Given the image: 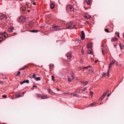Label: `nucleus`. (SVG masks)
Instances as JSON below:
<instances>
[{"label": "nucleus", "instance_id": "nucleus-31", "mask_svg": "<svg viewBox=\"0 0 124 124\" xmlns=\"http://www.w3.org/2000/svg\"><path fill=\"white\" fill-rule=\"evenodd\" d=\"M96 104V102H93L92 104H91L90 105H89V106H90V105H94L95 104Z\"/></svg>", "mask_w": 124, "mask_h": 124}, {"label": "nucleus", "instance_id": "nucleus-51", "mask_svg": "<svg viewBox=\"0 0 124 124\" xmlns=\"http://www.w3.org/2000/svg\"><path fill=\"white\" fill-rule=\"evenodd\" d=\"M26 5H31L30 3H29L28 2H27L26 3Z\"/></svg>", "mask_w": 124, "mask_h": 124}, {"label": "nucleus", "instance_id": "nucleus-1", "mask_svg": "<svg viewBox=\"0 0 124 124\" xmlns=\"http://www.w3.org/2000/svg\"><path fill=\"white\" fill-rule=\"evenodd\" d=\"M66 8L69 14L71 15L74 14V8L72 5H67Z\"/></svg>", "mask_w": 124, "mask_h": 124}, {"label": "nucleus", "instance_id": "nucleus-7", "mask_svg": "<svg viewBox=\"0 0 124 124\" xmlns=\"http://www.w3.org/2000/svg\"><path fill=\"white\" fill-rule=\"evenodd\" d=\"M81 38L82 39L84 40V39L85 37V34L84 31H81Z\"/></svg>", "mask_w": 124, "mask_h": 124}, {"label": "nucleus", "instance_id": "nucleus-55", "mask_svg": "<svg viewBox=\"0 0 124 124\" xmlns=\"http://www.w3.org/2000/svg\"><path fill=\"white\" fill-rule=\"evenodd\" d=\"M31 2H34L35 1L34 0H30Z\"/></svg>", "mask_w": 124, "mask_h": 124}, {"label": "nucleus", "instance_id": "nucleus-3", "mask_svg": "<svg viewBox=\"0 0 124 124\" xmlns=\"http://www.w3.org/2000/svg\"><path fill=\"white\" fill-rule=\"evenodd\" d=\"M6 33L5 32H4L0 34V39H1L0 40V43L5 40L6 38L5 35Z\"/></svg>", "mask_w": 124, "mask_h": 124}, {"label": "nucleus", "instance_id": "nucleus-28", "mask_svg": "<svg viewBox=\"0 0 124 124\" xmlns=\"http://www.w3.org/2000/svg\"><path fill=\"white\" fill-rule=\"evenodd\" d=\"M88 83V82H84V83L83 84V85L84 86L85 85H86Z\"/></svg>", "mask_w": 124, "mask_h": 124}, {"label": "nucleus", "instance_id": "nucleus-15", "mask_svg": "<svg viewBox=\"0 0 124 124\" xmlns=\"http://www.w3.org/2000/svg\"><path fill=\"white\" fill-rule=\"evenodd\" d=\"M49 67L50 70L54 68V65L53 64H50L49 65Z\"/></svg>", "mask_w": 124, "mask_h": 124}, {"label": "nucleus", "instance_id": "nucleus-47", "mask_svg": "<svg viewBox=\"0 0 124 124\" xmlns=\"http://www.w3.org/2000/svg\"><path fill=\"white\" fill-rule=\"evenodd\" d=\"M102 53L103 54V55H105V53H104V50L103 49H102Z\"/></svg>", "mask_w": 124, "mask_h": 124}, {"label": "nucleus", "instance_id": "nucleus-17", "mask_svg": "<svg viewBox=\"0 0 124 124\" xmlns=\"http://www.w3.org/2000/svg\"><path fill=\"white\" fill-rule=\"evenodd\" d=\"M54 6V3H52L51 4L50 7L52 9H53Z\"/></svg>", "mask_w": 124, "mask_h": 124}, {"label": "nucleus", "instance_id": "nucleus-27", "mask_svg": "<svg viewBox=\"0 0 124 124\" xmlns=\"http://www.w3.org/2000/svg\"><path fill=\"white\" fill-rule=\"evenodd\" d=\"M16 34H17L15 32H14V34L12 35H10L9 36H8V37H11V36H14V35H16Z\"/></svg>", "mask_w": 124, "mask_h": 124}, {"label": "nucleus", "instance_id": "nucleus-14", "mask_svg": "<svg viewBox=\"0 0 124 124\" xmlns=\"http://www.w3.org/2000/svg\"><path fill=\"white\" fill-rule=\"evenodd\" d=\"M92 49H88L87 51V53L89 54H92Z\"/></svg>", "mask_w": 124, "mask_h": 124}, {"label": "nucleus", "instance_id": "nucleus-54", "mask_svg": "<svg viewBox=\"0 0 124 124\" xmlns=\"http://www.w3.org/2000/svg\"><path fill=\"white\" fill-rule=\"evenodd\" d=\"M81 51H82V54H84V51H83V50H82Z\"/></svg>", "mask_w": 124, "mask_h": 124}, {"label": "nucleus", "instance_id": "nucleus-9", "mask_svg": "<svg viewBox=\"0 0 124 124\" xmlns=\"http://www.w3.org/2000/svg\"><path fill=\"white\" fill-rule=\"evenodd\" d=\"M14 27L12 26H10L8 29V31L9 33L13 32V30L14 29Z\"/></svg>", "mask_w": 124, "mask_h": 124}, {"label": "nucleus", "instance_id": "nucleus-34", "mask_svg": "<svg viewBox=\"0 0 124 124\" xmlns=\"http://www.w3.org/2000/svg\"><path fill=\"white\" fill-rule=\"evenodd\" d=\"M68 94L70 95H73L72 94H73V93H64L63 94Z\"/></svg>", "mask_w": 124, "mask_h": 124}, {"label": "nucleus", "instance_id": "nucleus-64", "mask_svg": "<svg viewBox=\"0 0 124 124\" xmlns=\"http://www.w3.org/2000/svg\"><path fill=\"white\" fill-rule=\"evenodd\" d=\"M98 61L97 60H96L95 61V63H96Z\"/></svg>", "mask_w": 124, "mask_h": 124}, {"label": "nucleus", "instance_id": "nucleus-24", "mask_svg": "<svg viewBox=\"0 0 124 124\" xmlns=\"http://www.w3.org/2000/svg\"><path fill=\"white\" fill-rule=\"evenodd\" d=\"M115 34L116 35H117L118 37H120V36L119 35V32H116L115 33Z\"/></svg>", "mask_w": 124, "mask_h": 124}, {"label": "nucleus", "instance_id": "nucleus-32", "mask_svg": "<svg viewBox=\"0 0 124 124\" xmlns=\"http://www.w3.org/2000/svg\"><path fill=\"white\" fill-rule=\"evenodd\" d=\"M106 73H104L102 75V77H104L106 75Z\"/></svg>", "mask_w": 124, "mask_h": 124}, {"label": "nucleus", "instance_id": "nucleus-38", "mask_svg": "<svg viewBox=\"0 0 124 124\" xmlns=\"http://www.w3.org/2000/svg\"><path fill=\"white\" fill-rule=\"evenodd\" d=\"M48 92L50 93H51V92H52L51 90L50 89H48Z\"/></svg>", "mask_w": 124, "mask_h": 124}, {"label": "nucleus", "instance_id": "nucleus-5", "mask_svg": "<svg viewBox=\"0 0 124 124\" xmlns=\"http://www.w3.org/2000/svg\"><path fill=\"white\" fill-rule=\"evenodd\" d=\"M53 28L55 31H57L62 30L61 28H59V26H55V25H53Z\"/></svg>", "mask_w": 124, "mask_h": 124}, {"label": "nucleus", "instance_id": "nucleus-36", "mask_svg": "<svg viewBox=\"0 0 124 124\" xmlns=\"http://www.w3.org/2000/svg\"><path fill=\"white\" fill-rule=\"evenodd\" d=\"M51 78H52V80L53 81H54V76H51Z\"/></svg>", "mask_w": 124, "mask_h": 124}, {"label": "nucleus", "instance_id": "nucleus-39", "mask_svg": "<svg viewBox=\"0 0 124 124\" xmlns=\"http://www.w3.org/2000/svg\"><path fill=\"white\" fill-rule=\"evenodd\" d=\"M20 71H18V73H17L16 74V75L18 76L20 74Z\"/></svg>", "mask_w": 124, "mask_h": 124}, {"label": "nucleus", "instance_id": "nucleus-63", "mask_svg": "<svg viewBox=\"0 0 124 124\" xmlns=\"http://www.w3.org/2000/svg\"><path fill=\"white\" fill-rule=\"evenodd\" d=\"M57 90L58 91H60L59 90L58 88H57Z\"/></svg>", "mask_w": 124, "mask_h": 124}, {"label": "nucleus", "instance_id": "nucleus-50", "mask_svg": "<svg viewBox=\"0 0 124 124\" xmlns=\"http://www.w3.org/2000/svg\"><path fill=\"white\" fill-rule=\"evenodd\" d=\"M68 81L69 82H70L71 81V79L70 78H69L68 79Z\"/></svg>", "mask_w": 124, "mask_h": 124}, {"label": "nucleus", "instance_id": "nucleus-18", "mask_svg": "<svg viewBox=\"0 0 124 124\" xmlns=\"http://www.w3.org/2000/svg\"><path fill=\"white\" fill-rule=\"evenodd\" d=\"M118 40L116 38H112L111 40V41L112 42H113L115 41H117Z\"/></svg>", "mask_w": 124, "mask_h": 124}, {"label": "nucleus", "instance_id": "nucleus-10", "mask_svg": "<svg viewBox=\"0 0 124 124\" xmlns=\"http://www.w3.org/2000/svg\"><path fill=\"white\" fill-rule=\"evenodd\" d=\"M29 80L27 79L26 80H24L22 82H21L20 83V84L21 85H22L23 84L26 83H29Z\"/></svg>", "mask_w": 124, "mask_h": 124}, {"label": "nucleus", "instance_id": "nucleus-8", "mask_svg": "<svg viewBox=\"0 0 124 124\" xmlns=\"http://www.w3.org/2000/svg\"><path fill=\"white\" fill-rule=\"evenodd\" d=\"M84 16L86 18L88 19L91 18V16L87 13H85L84 15Z\"/></svg>", "mask_w": 124, "mask_h": 124}, {"label": "nucleus", "instance_id": "nucleus-57", "mask_svg": "<svg viewBox=\"0 0 124 124\" xmlns=\"http://www.w3.org/2000/svg\"><path fill=\"white\" fill-rule=\"evenodd\" d=\"M102 47H104L105 46V45L104 44H102Z\"/></svg>", "mask_w": 124, "mask_h": 124}, {"label": "nucleus", "instance_id": "nucleus-48", "mask_svg": "<svg viewBox=\"0 0 124 124\" xmlns=\"http://www.w3.org/2000/svg\"><path fill=\"white\" fill-rule=\"evenodd\" d=\"M72 79L73 80L74 79V77L73 75H72L71 76Z\"/></svg>", "mask_w": 124, "mask_h": 124}, {"label": "nucleus", "instance_id": "nucleus-35", "mask_svg": "<svg viewBox=\"0 0 124 124\" xmlns=\"http://www.w3.org/2000/svg\"><path fill=\"white\" fill-rule=\"evenodd\" d=\"M105 31L106 32L108 33L109 32V31L108 29H105Z\"/></svg>", "mask_w": 124, "mask_h": 124}, {"label": "nucleus", "instance_id": "nucleus-58", "mask_svg": "<svg viewBox=\"0 0 124 124\" xmlns=\"http://www.w3.org/2000/svg\"><path fill=\"white\" fill-rule=\"evenodd\" d=\"M110 94H111V93L108 94L107 96L108 97L110 96Z\"/></svg>", "mask_w": 124, "mask_h": 124}, {"label": "nucleus", "instance_id": "nucleus-29", "mask_svg": "<svg viewBox=\"0 0 124 124\" xmlns=\"http://www.w3.org/2000/svg\"><path fill=\"white\" fill-rule=\"evenodd\" d=\"M37 97H41V96L40 94H37Z\"/></svg>", "mask_w": 124, "mask_h": 124}, {"label": "nucleus", "instance_id": "nucleus-41", "mask_svg": "<svg viewBox=\"0 0 124 124\" xmlns=\"http://www.w3.org/2000/svg\"><path fill=\"white\" fill-rule=\"evenodd\" d=\"M109 71L108 70V71L107 72V76L108 77H109Z\"/></svg>", "mask_w": 124, "mask_h": 124}, {"label": "nucleus", "instance_id": "nucleus-37", "mask_svg": "<svg viewBox=\"0 0 124 124\" xmlns=\"http://www.w3.org/2000/svg\"><path fill=\"white\" fill-rule=\"evenodd\" d=\"M36 76V75L35 74H33L32 76V78H34V79H35Z\"/></svg>", "mask_w": 124, "mask_h": 124}, {"label": "nucleus", "instance_id": "nucleus-11", "mask_svg": "<svg viewBox=\"0 0 124 124\" xmlns=\"http://www.w3.org/2000/svg\"><path fill=\"white\" fill-rule=\"evenodd\" d=\"M1 20H2V19L3 20H4L6 19L7 17L6 15L3 14L1 15Z\"/></svg>", "mask_w": 124, "mask_h": 124}, {"label": "nucleus", "instance_id": "nucleus-61", "mask_svg": "<svg viewBox=\"0 0 124 124\" xmlns=\"http://www.w3.org/2000/svg\"><path fill=\"white\" fill-rule=\"evenodd\" d=\"M82 69H85V67H83L82 68Z\"/></svg>", "mask_w": 124, "mask_h": 124}, {"label": "nucleus", "instance_id": "nucleus-20", "mask_svg": "<svg viewBox=\"0 0 124 124\" xmlns=\"http://www.w3.org/2000/svg\"><path fill=\"white\" fill-rule=\"evenodd\" d=\"M77 91H76L75 93H73V94H72L73 96L76 97H78V95L76 93H77Z\"/></svg>", "mask_w": 124, "mask_h": 124}, {"label": "nucleus", "instance_id": "nucleus-44", "mask_svg": "<svg viewBox=\"0 0 124 124\" xmlns=\"http://www.w3.org/2000/svg\"><path fill=\"white\" fill-rule=\"evenodd\" d=\"M21 96H22L21 95L19 94V95H17V98H18V97H21Z\"/></svg>", "mask_w": 124, "mask_h": 124}, {"label": "nucleus", "instance_id": "nucleus-19", "mask_svg": "<svg viewBox=\"0 0 124 124\" xmlns=\"http://www.w3.org/2000/svg\"><path fill=\"white\" fill-rule=\"evenodd\" d=\"M119 46L120 47L121 49V50L122 49L124 46V45L122 43H120L119 44Z\"/></svg>", "mask_w": 124, "mask_h": 124}, {"label": "nucleus", "instance_id": "nucleus-49", "mask_svg": "<svg viewBox=\"0 0 124 124\" xmlns=\"http://www.w3.org/2000/svg\"><path fill=\"white\" fill-rule=\"evenodd\" d=\"M37 87H38L37 86L35 85H33V88L34 87L37 88Z\"/></svg>", "mask_w": 124, "mask_h": 124}, {"label": "nucleus", "instance_id": "nucleus-25", "mask_svg": "<svg viewBox=\"0 0 124 124\" xmlns=\"http://www.w3.org/2000/svg\"><path fill=\"white\" fill-rule=\"evenodd\" d=\"M111 64H109V68L108 70V71H110L111 68Z\"/></svg>", "mask_w": 124, "mask_h": 124}, {"label": "nucleus", "instance_id": "nucleus-60", "mask_svg": "<svg viewBox=\"0 0 124 124\" xmlns=\"http://www.w3.org/2000/svg\"><path fill=\"white\" fill-rule=\"evenodd\" d=\"M85 69H87L88 68V67L87 66L86 67H85Z\"/></svg>", "mask_w": 124, "mask_h": 124}, {"label": "nucleus", "instance_id": "nucleus-16", "mask_svg": "<svg viewBox=\"0 0 124 124\" xmlns=\"http://www.w3.org/2000/svg\"><path fill=\"white\" fill-rule=\"evenodd\" d=\"M85 2L88 5H90L91 3L90 0H86Z\"/></svg>", "mask_w": 124, "mask_h": 124}, {"label": "nucleus", "instance_id": "nucleus-43", "mask_svg": "<svg viewBox=\"0 0 124 124\" xmlns=\"http://www.w3.org/2000/svg\"><path fill=\"white\" fill-rule=\"evenodd\" d=\"M2 97L3 98H6L7 97V96L6 95H2Z\"/></svg>", "mask_w": 124, "mask_h": 124}, {"label": "nucleus", "instance_id": "nucleus-42", "mask_svg": "<svg viewBox=\"0 0 124 124\" xmlns=\"http://www.w3.org/2000/svg\"><path fill=\"white\" fill-rule=\"evenodd\" d=\"M93 94V92H90V94L91 96H92Z\"/></svg>", "mask_w": 124, "mask_h": 124}, {"label": "nucleus", "instance_id": "nucleus-23", "mask_svg": "<svg viewBox=\"0 0 124 124\" xmlns=\"http://www.w3.org/2000/svg\"><path fill=\"white\" fill-rule=\"evenodd\" d=\"M115 62V60L113 61H111L110 62L109 64H111V65L113 64H114Z\"/></svg>", "mask_w": 124, "mask_h": 124}, {"label": "nucleus", "instance_id": "nucleus-62", "mask_svg": "<svg viewBox=\"0 0 124 124\" xmlns=\"http://www.w3.org/2000/svg\"><path fill=\"white\" fill-rule=\"evenodd\" d=\"M33 4L34 5H36V3H35V2L33 3Z\"/></svg>", "mask_w": 124, "mask_h": 124}, {"label": "nucleus", "instance_id": "nucleus-45", "mask_svg": "<svg viewBox=\"0 0 124 124\" xmlns=\"http://www.w3.org/2000/svg\"><path fill=\"white\" fill-rule=\"evenodd\" d=\"M24 67L25 68H28V66L27 65H25L24 66Z\"/></svg>", "mask_w": 124, "mask_h": 124}, {"label": "nucleus", "instance_id": "nucleus-52", "mask_svg": "<svg viewBox=\"0 0 124 124\" xmlns=\"http://www.w3.org/2000/svg\"><path fill=\"white\" fill-rule=\"evenodd\" d=\"M87 88V87H85L84 88V89L83 90V91H84V90H85Z\"/></svg>", "mask_w": 124, "mask_h": 124}, {"label": "nucleus", "instance_id": "nucleus-53", "mask_svg": "<svg viewBox=\"0 0 124 124\" xmlns=\"http://www.w3.org/2000/svg\"><path fill=\"white\" fill-rule=\"evenodd\" d=\"M116 45H116H116H114V47L115 48H116Z\"/></svg>", "mask_w": 124, "mask_h": 124}, {"label": "nucleus", "instance_id": "nucleus-59", "mask_svg": "<svg viewBox=\"0 0 124 124\" xmlns=\"http://www.w3.org/2000/svg\"><path fill=\"white\" fill-rule=\"evenodd\" d=\"M80 61H81V62H83V60H82V59H81L80 60Z\"/></svg>", "mask_w": 124, "mask_h": 124}, {"label": "nucleus", "instance_id": "nucleus-26", "mask_svg": "<svg viewBox=\"0 0 124 124\" xmlns=\"http://www.w3.org/2000/svg\"><path fill=\"white\" fill-rule=\"evenodd\" d=\"M83 89H81L79 90L78 92V93H82L83 92Z\"/></svg>", "mask_w": 124, "mask_h": 124}, {"label": "nucleus", "instance_id": "nucleus-56", "mask_svg": "<svg viewBox=\"0 0 124 124\" xmlns=\"http://www.w3.org/2000/svg\"><path fill=\"white\" fill-rule=\"evenodd\" d=\"M3 83V82L2 81H0V84H2Z\"/></svg>", "mask_w": 124, "mask_h": 124}, {"label": "nucleus", "instance_id": "nucleus-21", "mask_svg": "<svg viewBox=\"0 0 124 124\" xmlns=\"http://www.w3.org/2000/svg\"><path fill=\"white\" fill-rule=\"evenodd\" d=\"M31 32H38V31L37 30H33L31 31Z\"/></svg>", "mask_w": 124, "mask_h": 124}, {"label": "nucleus", "instance_id": "nucleus-2", "mask_svg": "<svg viewBox=\"0 0 124 124\" xmlns=\"http://www.w3.org/2000/svg\"><path fill=\"white\" fill-rule=\"evenodd\" d=\"M73 23L72 22H69L66 23V28H64V29H67L70 28L73 29L76 26L75 25H74L73 26H72Z\"/></svg>", "mask_w": 124, "mask_h": 124}, {"label": "nucleus", "instance_id": "nucleus-6", "mask_svg": "<svg viewBox=\"0 0 124 124\" xmlns=\"http://www.w3.org/2000/svg\"><path fill=\"white\" fill-rule=\"evenodd\" d=\"M66 56L68 59H70L72 57V55L70 53H68L66 54Z\"/></svg>", "mask_w": 124, "mask_h": 124}, {"label": "nucleus", "instance_id": "nucleus-12", "mask_svg": "<svg viewBox=\"0 0 124 124\" xmlns=\"http://www.w3.org/2000/svg\"><path fill=\"white\" fill-rule=\"evenodd\" d=\"M92 44L91 43H89L88 44L87 47L88 49H92Z\"/></svg>", "mask_w": 124, "mask_h": 124}, {"label": "nucleus", "instance_id": "nucleus-4", "mask_svg": "<svg viewBox=\"0 0 124 124\" xmlns=\"http://www.w3.org/2000/svg\"><path fill=\"white\" fill-rule=\"evenodd\" d=\"M18 20L19 22L23 23L25 21L26 19L25 17L22 16L19 17Z\"/></svg>", "mask_w": 124, "mask_h": 124}, {"label": "nucleus", "instance_id": "nucleus-46", "mask_svg": "<svg viewBox=\"0 0 124 124\" xmlns=\"http://www.w3.org/2000/svg\"><path fill=\"white\" fill-rule=\"evenodd\" d=\"M25 68H24V67H22V68H21L20 69V70H24V69H25Z\"/></svg>", "mask_w": 124, "mask_h": 124}, {"label": "nucleus", "instance_id": "nucleus-13", "mask_svg": "<svg viewBox=\"0 0 124 124\" xmlns=\"http://www.w3.org/2000/svg\"><path fill=\"white\" fill-rule=\"evenodd\" d=\"M48 98V96L46 95L41 96V98L42 99H47Z\"/></svg>", "mask_w": 124, "mask_h": 124}, {"label": "nucleus", "instance_id": "nucleus-33", "mask_svg": "<svg viewBox=\"0 0 124 124\" xmlns=\"http://www.w3.org/2000/svg\"><path fill=\"white\" fill-rule=\"evenodd\" d=\"M109 92L108 90L107 89L105 91V92H104L106 94H107L108 92Z\"/></svg>", "mask_w": 124, "mask_h": 124}, {"label": "nucleus", "instance_id": "nucleus-22", "mask_svg": "<svg viewBox=\"0 0 124 124\" xmlns=\"http://www.w3.org/2000/svg\"><path fill=\"white\" fill-rule=\"evenodd\" d=\"M35 79L37 81H39L40 80L41 78H40L39 77H38L37 78H36Z\"/></svg>", "mask_w": 124, "mask_h": 124}, {"label": "nucleus", "instance_id": "nucleus-30", "mask_svg": "<svg viewBox=\"0 0 124 124\" xmlns=\"http://www.w3.org/2000/svg\"><path fill=\"white\" fill-rule=\"evenodd\" d=\"M104 97H102V96H101L100 98L99 99V100L100 101H101L102 100V99H103L104 98Z\"/></svg>", "mask_w": 124, "mask_h": 124}, {"label": "nucleus", "instance_id": "nucleus-40", "mask_svg": "<svg viewBox=\"0 0 124 124\" xmlns=\"http://www.w3.org/2000/svg\"><path fill=\"white\" fill-rule=\"evenodd\" d=\"M106 94L105 93H103V94L102 95V97H104L106 95Z\"/></svg>", "mask_w": 124, "mask_h": 124}]
</instances>
